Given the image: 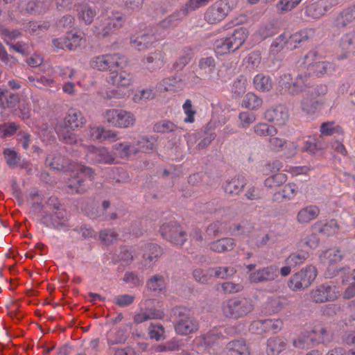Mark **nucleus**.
<instances>
[{
  "label": "nucleus",
  "mask_w": 355,
  "mask_h": 355,
  "mask_svg": "<svg viewBox=\"0 0 355 355\" xmlns=\"http://www.w3.org/2000/svg\"><path fill=\"white\" fill-rule=\"evenodd\" d=\"M210 272H211V277L225 279L232 276L236 272V270L231 266H219L210 268Z\"/></svg>",
  "instance_id": "nucleus-51"
},
{
  "label": "nucleus",
  "mask_w": 355,
  "mask_h": 355,
  "mask_svg": "<svg viewBox=\"0 0 355 355\" xmlns=\"http://www.w3.org/2000/svg\"><path fill=\"white\" fill-rule=\"evenodd\" d=\"M253 130L254 133L259 137H266L277 133L275 128L265 123H257L254 126Z\"/></svg>",
  "instance_id": "nucleus-53"
},
{
  "label": "nucleus",
  "mask_w": 355,
  "mask_h": 355,
  "mask_svg": "<svg viewBox=\"0 0 355 355\" xmlns=\"http://www.w3.org/2000/svg\"><path fill=\"white\" fill-rule=\"evenodd\" d=\"M126 339L127 331L124 327L112 329L107 335V341L110 346L123 344L125 342Z\"/></svg>",
  "instance_id": "nucleus-36"
},
{
  "label": "nucleus",
  "mask_w": 355,
  "mask_h": 355,
  "mask_svg": "<svg viewBox=\"0 0 355 355\" xmlns=\"http://www.w3.org/2000/svg\"><path fill=\"white\" fill-rule=\"evenodd\" d=\"M307 254L305 252L302 253H292L285 260L286 265H290L293 268H295L302 264L307 259Z\"/></svg>",
  "instance_id": "nucleus-55"
},
{
  "label": "nucleus",
  "mask_w": 355,
  "mask_h": 355,
  "mask_svg": "<svg viewBox=\"0 0 355 355\" xmlns=\"http://www.w3.org/2000/svg\"><path fill=\"white\" fill-rule=\"evenodd\" d=\"M62 123L69 126L72 130L81 128L86 123V119L77 108L70 107L64 118Z\"/></svg>",
  "instance_id": "nucleus-20"
},
{
  "label": "nucleus",
  "mask_w": 355,
  "mask_h": 355,
  "mask_svg": "<svg viewBox=\"0 0 355 355\" xmlns=\"http://www.w3.org/2000/svg\"><path fill=\"white\" fill-rule=\"evenodd\" d=\"M114 150L121 158H125L131 155L137 154L135 142L119 143L114 146Z\"/></svg>",
  "instance_id": "nucleus-40"
},
{
  "label": "nucleus",
  "mask_w": 355,
  "mask_h": 355,
  "mask_svg": "<svg viewBox=\"0 0 355 355\" xmlns=\"http://www.w3.org/2000/svg\"><path fill=\"white\" fill-rule=\"evenodd\" d=\"M21 33L19 30H11L4 25L0 26V36L7 45L10 44L11 41L21 37Z\"/></svg>",
  "instance_id": "nucleus-48"
},
{
  "label": "nucleus",
  "mask_w": 355,
  "mask_h": 355,
  "mask_svg": "<svg viewBox=\"0 0 355 355\" xmlns=\"http://www.w3.org/2000/svg\"><path fill=\"white\" fill-rule=\"evenodd\" d=\"M52 0H31L26 4L25 10L33 15L46 12L50 8Z\"/></svg>",
  "instance_id": "nucleus-32"
},
{
  "label": "nucleus",
  "mask_w": 355,
  "mask_h": 355,
  "mask_svg": "<svg viewBox=\"0 0 355 355\" xmlns=\"http://www.w3.org/2000/svg\"><path fill=\"white\" fill-rule=\"evenodd\" d=\"M55 130L59 138L64 143L73 144L77 142V136L73 132V130L62 123V122H58L55 126Z\"/></svg>",
  "instance_id": "nucleus-30"
},
{
  "label": "nucleus",
  "mask_w": 355,
  "mask_h": 355,
  "mask_svg": "<svg viewBox=\"0 0 355 355\" xmlns=\"http://www.w3.org/2000/svg\"><path fill=\"white\" fill-rule=\"evenodd\" d=\"M248 37V33L244 28H239L223 38L217 39L214 43L216 52L220 55H225L238 50Z\"/></svg>",
  "instance_id": "nucleus-4"
},
{
  "label": "nucleus",
  "mask_w": 355,
  "mask_h": 355,
  "mask_svg": "<svg viewBox=\"0 0 355 355\" xmlns=\"http://www.w3.org/2000/svg\"><path fill=\"white\" fill-rule=\"evenodd\" d=\"M87 159L93 163H104L111 164L114 162V157L105 148H96L94 146H84Z\"/></svg>",
  "instance_id": "nucleus-12"
},
{
  "label": "nucleus",
  "mask_w": 355,
  "mask_h": 355,
  "mask_svg": "<svg viewBox=\"0 0 355 355\" xmlns=\"http://www.w3.org/2000/svg\"><path fill=\"white\" fill-rule=\"evenodd\" d=\"M179 127L168 120H162L154 124L153 130L157 133H169L176 132Z\"/></svg>",
  "instance_id": "nucleus-45"
},
{
  "label": "nucleus",
  "mask_w": 355,
  "mask_h": 355,
  "mask_svg": "<svg viewBox=\"0 0 355 355\" xmlns=\"http://www.w3.org/2000/svg\"><path fill=\"white\" fill-rule=\"evenodd\" d=\"M96 11L95 9L91 7H84L80 12L79 13V17L84 21L85 24H91L94 20V17L96 15Z\"/></svg>",
  "instance_id": "nucleus-61"
},
{
  "label": "nucleus",
  "mask_w": 355,
  "mask_h": 355,
  "mask_svg": "<svg viewBox=\"0 0 355 355\" xmlns=\"http://www.w3.org/2000/svg\"><path fill=\"white\" fill-rule=\"evenodd\" d=\"M287 180V175L282 173H276L264 181V184L269 189H275L284 184Z\"/></svg>",
  "instance_id": "nucleus-50"
},
{
  "label": "nucleus",
  "mask_w": 355,
  "mask_h": 355,
  "mask_svg": "<svg viewBox=\"0 0 355 355\" xmlns=\"http://www.w3.org/2000/svg\"><path fill=\"white\" fill-rule=\"evenodd\" d=\"M287 346L286 340L281 337H272L268 339L266 343V354L268 355H278Z\"/></svg>",
  "instance_id": "nucleus-31"
},
{
  "label": "nucleus",
  "mask_w": 355,
  "mask_h": 355,
  "mask_svg": "<svg viewBox=\"0 0 355 355\" xmlns=\"http://www.w3.org/2000/svg\"><path fill=\"white\" fill-rule=\"evenodd\" d=\"M352 56H355V31L343 35L340 38L337 59L343 60Z\"/></svg>",
  "instance_id": "nucleus-13"
},
{
  "label": "nucleus",
  "mask_w": 355,
  "mask_h": 355,
  "mask_svg": "<svg viewBox=\"0 0 355 355\" xmlns=\"http://www.w3.org/2000/svg\"><path fill=\"white\" fill-rule=\"evenodd\" d=\"M265 118L268 121L274 123L276 125H284L288 119V113L283 106H277L268 109L265 113Z\"/></svg>",
  "instance_id": "nucleus-21"
},
{
  "label": "nucleus",
  "mask_w": 355,
  "mask_h": 355,
  "mask_svg": "<svg viewBox=\"0 0 355 355\" xmlns=\"http://www.w3.org/2000/svg\"><path fill=\"white\" fill-rule=\"evenodd\" d=\"M288 304L285 297H277L269 299L266 303V309L272 313H278Z\"/></svg>",
  "instance_id": "nucleus-49"
},
{
  "label": "nucleus",
  "mask_w": 355,
  "mask_h": 355,
  "mask_svg": "<svg viewBox=\"0 0 355 355\" xmlns=\"http://www.w3.org/2000/svg\"><path fill=\"white\" fill-rule=\"evenodd\" d=\"M317 97L318 93L315 87L309 89L304 94L300 102V107L304 113L306 114H313L317 112L320 106Z\"/></svg>",
  "instance_id": "nucleus-18"
},
{
  "label": "nucleus",
  "mask_w": 355,
  "mask_h": 355,
  "mask_svg": "<svg viewBox=\"0 0 355 355\" xmlns=\"http://www.w3.org/2000/svg\"><path fill=\"white\" fill-rule=\"evenodd\" d=\"M160 233L166 241L176 245H183L187 241V234L176 222H169L160 227Z\"/></svg>",
  "instance_id": "nucleus-9"
},
{
  "label": "nucleus",
  "mask_w": 355,
  "mask_h": 355,
  "mask_svg": "<svg viewBox=\"0 0 355 355\" xmlns=\"http://www.w3.org/2000/svg\"><path fill=\"white\" fill-rule=\"evenodd\" d=\"M316 276V268L312 265L307 266L291 277L288 286L293 291L304 290L312 284Z\"/></svg>",
  "instance_id": "nucleus-7"
},
{
  "label": "nucleus",
  "mask_w": 355,
  "mask_h": 355,
  "mask_svg": "<svg viewBox=\"0 0 355 355\" xmlns=\"http://www.w3.org/2000/svg\"><path fill=\"white\" fill-rule=\"evenodd\" d=\"M19 102L17 94L10 92L7 89H0V106L3 108H14Z\"/></svg>",
  "instance_id": "nucleus-34"
},
{
  "label": "nucleus",
  "mask_w": 355,
  "mask_h": 355,
  "mask_svg": "<svg viewBox=\"0 0 355 355\" xmlns=\"http://www.w3.org/2000/svg\"><path fill=\"white\" fill-rule=\"evenodd\" d=\"M176 317L175 330L179 335H188L198 329V322L191 311L184 306H176L173 309Z\"/></svg>",
  "instance_id": "nucleus-5"
},
{
  "label": "nucleus",
  "mask_w": 355,
  "mask_h": 355,
  "mask_svg": "<svg viewBox=\"0 0 355 355\" xmlns=\"http://www.w3.org/2000/svg\"><path fill=\"white\" fill-rule=\"evenodd\" d=\"M323 148V144L313 137H309L308 139L305 141L304 145L302 148L304 151H306L311 154H314L317 151Z\"/></svg>",
  "instance_id": "nucleus-54"
},
{
  "label": "nucleus",
  "mask_w": 355,
  "mask_h": 355,
  "mask_svg": "<svg viewBox=\"0 0 355 355\" xmlns=\"http://www.w3.org/2000/svg\"><path fill=\"white\" fill-rule=\"evenodd\" d=\"M254 304L250 297H234L224 301L221 304V312L224 317L239 320L253 311Z\"/></svg>",
  "instance_id": "nucleus-1"
},
{
  "label": "nucleus",
  "mask_w": 355,
  "mask_h": 355,
  "mask_svg": "<svg viewBox=\"0 0 355 355\" xmlns=\"http://www.w3.org/2000/svg\"><path fill=\"white\" fill-rule=\"evenodd\" d=\"M227 355H250V350L243 340H234L227 345Z\"/></svg>",
  "instance_id": "nucleus-33"
},
{
  "label": "nucleus",
  "mask_w": 355,
  "mask_h": 355,
  "mask_svg": "<svg viewBox=\"0 0 355 355\" xmlns=\"http://www.w3.org/2000/svg\"><path fill=\"white\" fill-rule=\"evenodd\" d=\"M276 134H271L268 139V147L275 152H279L284 148L287 150L285 155L287 157H293L297 152L296 146L293 143L288 144L284 139L275 137Z\"/></svg>",
  "instance_id": "nucleus-17"
},
{
  "label": "nucleus",
  "mask_w": 355,
  "mask_h": 355,
  "mask_svg": "<svg viewBox=\"0 0 355 355\" xmlns=\"http://www.w3.org/2000/svg\"><path fill=\"white\" fill-rule=\"evenodd\" d=\"M180 12H175L159 22V26L163 28H169L177 26L180 18Z\"/></svg>",
  "instance_id": "nucleus-62"
},
{
  "label": "nucleus",
  "mask_w": 355,
  "mask_h": 355,
  "mask_svg": "<svg viewBox=\"0 0 355 355\" xmlns=\"http://www.w3.org/2000/svg\"><path fill=\"white\" fill-rule=\"evenodd\" d=\"M286 47V33H283L272 42L270 46V51L273 53L280 52L284 47Z\"/></svg>",
  "instance_id": "nucleus-59"
},
{
  "label": "nucleus",
  "mask_w": 355,
  "mask_h": 355,
  "mask_svg": "<svg viewBox=\"0 0 355 355\" xmlns=\"http://www.w3.org/2000/svg\"><path fill=\"white\" fill-rule=\"evenodd\" d=\"M104 117L107 123L119 128L132 127L136 121V118L132 112L120 109L106 110Z\"/></svg>",
  "instance_id": "nucleus-8"
},
{
  "label": "nucleus",
  "mask_w": 355,
  "mask_h": 355,
  "mask_svg": "<svg viewBox=\"0 0 355 355\" xmlns=\"http://www.w3.org/2000/svg\"><path fill=\"white\" fill-rule=\"evenodd\" d=\"M201 338L205 345L212 346L215 344H219L223 339V336L217 330H212L207 334L202 335Z\"/></svg>",
  "instance_id": "nucleus-52"
},
{
  "label": "nucleus",
  "mask_w": 355,
  "mask_h": 355,
  "mask_svg": "<svg viewBox=\"0 0 355 355\" xmlns=\"http://www.w3.org/2000/svg\"><path fill=\"white\" fill-rule=\"evenodd\" d=\"M311 333L314 335L313 341L315 340L317 343H329L332 338L331 334L328 331L327 328L321 324L315 325Z\"/></svg>",
  "instance_id": "nucleus-37"
},
{
  "label": "nucleus",
  "mask_w": 355,
  "mask_h": 355,
  "mask_svg": "<svg viewBox=\"0 0 355 355\" xmlns=\"http://www.w3.org/2000/svg\"><path fill=\"white\" fill-rule=\"evenodd\" d=\"M126 63V58L120 54H105L92 58L90 65L98 71H115L118 68L123 67Z\"/></svg>",
  "instance_id": "nucleus-6"
},
{
  "label": "nucleus",
  "mask_w": 355,
  "mask_h": 355,
  "mask_svg": "<svg viewBox=\"0 0 355 355\" xmlns=\"http://www.w3.org/2000/svg\"><path fill=\"white\" fill-rule=\"evenodd\" d=\"M261 105L262 99L252 92L248 93L242 101V106L250 110L258 109Z\"/></svg>",
  "instance_id": "nucleus-46"
},
{
  "label": "nucleus",
  "mask_w": 355,
  "mask_h": 355,
  "mask_svg": "<svg viewBox=\"0 0 355 355\" xmlns=\"http://www.w3.org/2000/svg\"><path fill=\"white\" fill-rule=\"evenodd\" d=\"M338 4V0H318L308 4L304 13L308 18L318 19Z\"/></svg>",
  "instance_id": "nucleus-11"
},
{
  "label": "nucleus",
  "mask_w": 355,
  "mask_h": 355,
  "mask_svg": "<svg viewBox=\"0 0 355 355\" xmlns=\"http://www.w3.org/2000/svg\"><path fill=\"white\" fill-rule=\"evenodd\" d=\"M135 145L137 149V153L139 152L149 153L154 150L155 141L152 137H141L135 141Z\"/></svg>",
  "instance_id": "nucleus-39"
},
{
  "label": "nucleus",
  "mask_w": 355,
  "mask_h": 355,
  "mask_svg": "<svg viewBox=\"0 0 355 355\" xmlns=\"http://www.w3.org/2000/svg\"><path fill=\"white\" fill-rule=\"evenodd\" d=\"M230 10L226 0H218L207 9L205 19L209 24H216L224 19Z\"/></svg>",
  "instance_id": "nucleus-10"
},
{
  "label": "nucleus",
  "mask_w": 355,
  "mask_h": 355,
  "mask_svg": "<svg viewBox=\"0 0 355 355\" xmlns=\"http://www.w3.org/2000/svg\"><path fill=\"white\" fill-rule=\"evenodd\" d=\"M253 83L255 88L261 92H268L272 89V83L270 78L262 73L254 76Z\"/></svg>",
  "instance_id": "nucleus-42"
},
{
  "label": "nucleus",
  "mask_w": 355,
  "mask_h": 355,
  "mask_svg": "<svg viewBox=\"0 0 355 355\" xmlns=\"http://www.w3.org/2000/svg\"><path fill=\"white\" fill-rule=\"evenodd\" d=\"M28 81L34 87L40 89L51 90V89H58V87L55 81L51 77L41 76L40 77L35 76H29Z\"/></svg>",
  "instance_id": "nucleus-26"
},
{
  "label": "nucleus",
  "mask_w": 355,
  "mask_h": 355,
  "mask_svg": "<svg viewBox=\"0 0 355 355\" xmlns=\"http://www.w3.org/2000/svg\"><path fill=\"white\" fill-rule=\"evenodd\" d=\"M312 227L315 231L326 236L336 234L339 230V226L336 220H330L326 223L317 221L313 225Z\"/></svg>",
  "instance_id": "nucleus-28"
},
{
  "label": "nucleus",
  "mask_w": 355,
  "mask_h": 355,
  "mask_svg": "<svg viewBox=\"0 0 355 355\" xmlns=\"http://www.w3.org/2000/svg\"><path fill=\"white\" fill-rule=\"evenodd\" d=\"M124 15L119 12L113 13L110 17L101 31L98 33L103 37H106L120 28L124 22Z\"/></svg>",
  "instance_id": "nucleus-22"
},
{
  "label": "nucleus",
  "mask_w": 355,
  "mask_h": 355,
  "mask_svg": "<svg viewBox=\"0 0 355 355\" xmlns=\"http://www.w3.org/2000/svg\"><path fill=\"white\" fill-rule=\"evenodd\" d=\"M148 253L144 254V257L146 260L150 262L155 261L162 254V250L159 245L154 243L147 245Z\"/></svg>",
  "instance_id": "nucleus-56"
},
{
  "label": "nucleus",
  "mask_w": 355,
  "mask_h": 355,
  "mask_svg": "<svg viewBox=\"0 0 355 355\" xmlns=\"http://www.w3.org/2000/svg\"><path fill=\"white\" fill-rule=\"evenodd\" d=\"M193 52L191 49L186 48L183 49L182 54L175 60L173 64V68L175 71L182 70L191 60Z\"/></svg>",
  "instance_id": "nucleus-43"
},
{
  "label": "nucleus",
  "mask_w": 355,
  "mask_h": 355,
  "mask_svg": "<svg viewBox=\"0 0 355 355\" xmlns=\"http://www.w3.org/2000/svg\"><path fill=\"white\" fill-rule=\"evenodd\" d=\"M235 245L232 238H223L211 243L210 249L215 252L221 253L232 250Z\"/></svg>",
  "instance_id": "nucleus-35"
},
{
  "label": "nucleus",
  "mask_w": 355,
  "mask_h": 355,
  "mask_svg": "<svg viewBox=\"0 0 355 355\" xmlns=\"http://www.w3.org/2000/svg\"><path fill=\"white\" fill-rule=\"evenodd\" d=\"M69 164V160L58 152L49 154L46 158V164L54 170H65Z\"/></svg>",
  "instance_id": "nucleus-27"
},
{
  "label": "nucleus",
  "mask_w": 355,
  "mask_h": 355,
  "mask_svg": "<svg viewBox=\"0 0 355 355\" xmlns=\"http://www.w3.org/2000/svg\"><path fill=\"white\" fill-rule=\"evenodd\" d=\"M340 129V126L336 125L334 121H328L322 123L320 131L324 136H330L338 132Z\"/></svg>",
  "instance_id": "nucleus-58"
},
{
  "label": "nucleus",
  "mask_w": 355,
  "mask_h": 355,
  "mask_svg": "<svg viewBox=\"0 0 355 355\" xmlns=\"http://www.w3.org/2000/svg\"><path fill=\"white\" fill-rule=\"evenodd\" d=\"M302 0H279L277 8L280 13L289 12L294 9Z\"/></svg>",
  "instance_id": "nucleus-57"
},
{
  "label": "nucleus",
  "mask_w": 355,
  "mask_h": 355,
  "mask_svg": "<svg viewBox=\"0 0 355 355\" xmlns=\"http://www.w3.org/2000/svg\"><path fill=\"white\" fill-rule=\"evenodd\" d=\"M184 112L187 117L184 119V123H193L195 121V114L196 111L193 108L192 102L190 99H187L182 105Z\"/></svg>",
  "instance_id": "nucleus-60"
},
{
  "label": "nucleus",
  "mask_w": 355,
  "mask_h": 355,
  "mask_svg": "<svg viewBox=\"0 0 355 355\" xmlns=\"http://www.w3.org/2000/svg\"><path fill=\"white\" fill-rule=\"evenodd\" d=\"M247 184L245 177L239 175L227 180L224 185L225 192L230 196L238 195Z\"/></svg>",
  "instance_id": "nucleus-25"
},
{
  "label": "nucleus",
  "mask_w": 355,
  "mask_h": 355,
  "mask_svg": "<svg viewBox=\"0 0 355 355\" xmlns=\"http://www.w3.org/2000/svg\"><path fill=\"white\" fill-rule=\"evenodd\" d=\"M278 276L277 268L275 266H268L250 273L249 279L251 282L257 284L274 281Z\"/></svg>",
  "instance_id": "nucleus-15"
},
{
  "label": "nucleus",
  "mask_w": 355,
  "mask_h": 355,
  "mask_svg": "<svg viewBox=\"0 0 355 355\" xmlns=\"http://www.w3.org/2000/svg\"><path fill=\"white\" fill-rule=\"evenodd\" d=\"M143 67L153 72L160 69L165 64V53L162 51H155L141 60Z\"/></svg>",
  "instance_id": "nucleus-19"
},
{
  "label": "nucleus",
  "mask_w": 355,
  "mask_h": 355,
  "mask_svg": "<svg viewBox=\"0 0 355 355\" xmlns=\"http://www.w3.org/2000/svg\"><path fill=\"white\" fill-rule=\"evenodd\" d=\"M146 286L152 291H164L166 290L165 277L161 275H155L148 279Z\"/></svg>",
  "instance_id": "nucleus-41"
},
{
  "label": "nucleus",
  "mask_w": 355,
  "mask_h": 355,
  "mask_svg": "<svg viewBox=\"0 0 355 355\" xmlns=\"http://www.w3.org/2000/svg\"><path fill=\"white\" fill-rule=\"evenodd\" d=\"M310 299L315 303H324L337 298L335 287L328 284H322L311 291Z\"/></svg>",
  "instance_id": "nucleus-14"
},
{
  "label": "nucleus",
  "mask_w": 355,
  "mask_h": 355,
  "mask_svg": "<svg viewBox=\"0 0 355 355\" xmlns=\"http://www.w3.org/2000/svg\"><path fill=\"white\" fill-rule=\"evenodd\" d=\"M297 185L294 183L285 184L281 190L273 194L272 200L275 202L291 200L295 197L297 193Z\"/></svg>",
  "instance_id": "nucleus-24"
},
{
  "label": "nucleus",
  "mask_w": 355,
  "mask_h": 355,
  "mask_svg": "<svg viewBox=\"0 0 355 355\" xmlns=\"http://www.w3.org/2000/svg\"><path fill=\"white\" fill-rule=\"evenodd\" d=\"M155 42L153 34H142L131 38L130 44L138 51H145L149 49Z\"/></svg>",
  "instance_id": "nucleus-29"
},
{
  "label": "nucleus",
  "mask_w": 355,
  "mask_h": 355,
  "mask_svg": "<svg viewBox=\"0 0 355 355\" xmlns=\"http://www.w3.org/2000/svg\"><path fill=\"white\" fill-rule=\"evenodd\" d=\"M193 276L197 282L202 284L207 283L210 277H211L210 268L207 270H202L201 268L195 269L193 272Z\"/></svg>",
  "instance_id": "nucleus-63"
},
{
  "label": "nucleus",
  "mask_w": 355,
  "mask_h": 355,
  "mask_svg": "<svg viewBox=\"0 0 355 355\" xmlns=\"http://www.w3.org/2000/svg\"><path fill=\"white\" fill-rule=\"evenodd\" d=\"M343 257V254L338 249H329L323 252L320 256L322 261L329 264L339 262Z\"/></svg>",
  "instance_id": "nucleus-44"
},
{
  "label": "nucleus",
  "mask_w": 355,
  "mask_h": 355,
  "mask_svg": "<svg viewBox=\"0 0 355 355\" xmlns=\"http://www.w3.org/2000/svg\"><path fill=\"white\" fill-rule=\"evenodd\" d=\"M309 73L306 72L298 73L294 78L290 73H284L280 77L279 86L291 96H297L313 89L309 80Z\"/></svg>",
  "instance_id": "nucleus-3"
},
{
  "label": "nucleus",
  "mask_w": 355,
  "mask_h": 355,
  "mask_svg": "<svg viewBox=\"0 0 355 355\" xmlns=\"http://www.w3.org/2000/svg\"><path fill=\"white\" fill-rule=\"evenodd\" d=\"M320 208L316 205H307L297 212V222L301 225H306L315 220L320 214Z\"/></svg>",
  "instance_id": "nucleus-23"
},
{
  "label": "nucleus",
  "mask_w": 355,
  "mask_h": 355,
  "mask_svg": "<svg viewBox=\"0 0 355 355\" xmlns=\"http://www.w3.org/2000/svg\"><path fill=\"white\" fill-rule=\"evenodd\" d=\"M302 42L298 32L289 35L286 33V48L288 50H294L302 45Z\"/></svg>",
  "instance_id": "nucleus-64"
},
{
  "label": "nucleus",
  "mask_w": 355,
  "mask_h": 355,
  "mask_svg": "<svg viewBox=\"0 0 355 355\" xmlns=\"http://www.w3.org/2000/svg\"><path fill=\"white\" fill-rule=\"evenodd\" d=\"M94 175V172L92 168L83 165L78 166L67 182V192L70 194L85 193L89 188L87 181L92 182Z\"/></svg>",
  "instance_id": "nucleus-2"
},
{
  "label": "nucleus",
  "mask_w": 355,
  "mask_h": 355,
  "mask_svg": "<svg viewBox=\"0 0 355 355\" xmlns=\"http://www.w3.org/2000/svg\"><path fill=\"white\" fill-rule=\"evenodd\" d=\"M331 68V64L329 62L318 61L315 62V63H311L308 70L309 71V73H312L316 76L320 77L326 74Z\"/></svg>",
  "instance_id": "nucleus-47"
},
{
  "label": "nucleus",
  "mask_w": 355,
  "mask_h": 355,
  "mask_svg": "<svg viewBox=\"0 0 355 355\" xmlns=\"http://www.w3.org/2000/svg\"><path fill=\"white\" fill-rule=\"evenodd\" d=\"M107 81L119 89H124L132 85L134 76L125 71H121L119 73L115 71L110 73L107 77Z\"/></svg>",
  "instance_id": "nucleus-16"
},
{
  "label": "nucleus",
  "mask_w": 355,
  "mask_h": 355,
  "mask_svg": "<svg viewBox=\"0 0 355 355\" xmlns=\"http://www.w3.org/2000/svg\"><path fill=\"white\" fill-rule=\"evenodd\" d=\"M355 20V5L343 10L336 17V25L339 28H343L350 24Z\"/></svg>",
  "instance_id": "nucleus-38"
}]
</instances>
